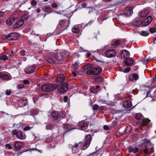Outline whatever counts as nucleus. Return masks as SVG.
I'll list each match as a JSON object with an SVG mask.
<instances>
[{
	"instance_id": "52",
	"label": "nucleus",
	"mask_w": 156,
	"mask_h": 156,
	"mask_svg": "<svg viewBox=\"0 0 156 156\" xmlns=\"http://www.w3.org/2000/svg\"><path fill=\"white\" fill-rule=\"evenodd\" d=\"M104 129L108 130L109 129V127L107 125L104 126L103 127Z\"/></svg>"
},
{
	"instance_id": "14",
	"label": "nucleus",
	"mask_w": 156,
	"mask_h": 156,
	"mask_svg": "<svg viewBox=\"0 0 156 156\" xmlns=\"http://www.w3.org/2000/svg\"><path fill=\"white\" fill-rule=\"evenodd\" d=\"M64 75L62 74H59L57 77L56 82L61 83L64 81Z\"/></svg>"
},
{
	"instance_id": "41",
	"label": "nucleus",
	"mask_w": 156,
	"mask_h": 156,
	"mask_svg": "<svg viewBox=\"0 0 156 156\" xmlns=\"http://www.w3.org/2000/svg\"><path fill=\"white\" fill-rule=\"evenodd\" d=\"M150 31L152 33L155 32L156 31V29L155 28H151L149 29Z\"/></svg>"
},
{
	"instance_id": "28",
	"label": "nucleus",
	"mask_w": 156,
	"mask_h": 156,
	"mask_svg": "<svg viewBox=\"0 0 156 156\" xmlns=\"http://www.w3.org/2000/svg\"><path fill=\"white\" fill-rule=\"evenodd\" d=\"M2 79L3 80H10L9 76L5 73H3Z\"/></svg>"
},
{
	"instance_id": "54",
	"label": "nucleus",
	"mask_w": 156,
	"mask_h": 156,
	"mask_svg": "<svg viewBox=\"0 0 156 156\" xmlns=\"http://www.w3.org/2000/svg\"><path fill=\"white\" fill-rule=\"evenodd\" d=\"M52 6L53 8H56L57 7V5L56 3H53L52 4Z\"/></svg>"
},
{
	"instance_id": "37",
	"label": "nucleus",
	"mask_w": 156,
	"mask_h": 156,
	"mask_svg": "<svg viewBox=\"0 0 156 156\" xmlns=\"http://www.w3.org/2000/svg\"><path fill=\"white\" fill-rule=\"evenodd\" d=\"M53 127V126L52 124H49L47 125L46 127V128L48 130H51V129Z\"/></svg>"
},
{
	"instance_id": "43",
	"label": "nucleus",
	"mask_w": 156,
	"mask_h": 156,
	"mask_svg": "<svg viewBox=\"0 0 156 156\" xmlns=\"http://www.w3.org/2000/svg\"><path fill=\"white\" fill-rule=\"evenodd\" d=\"M31 129V128L29 126H27L24 128L23 130L25 131H27L30 130Z\"/></svg>"
},
{
	"instance_id": "60",
	"label": "nucleus",
	"mask_w": 156,
	"mask_h": 156,
	"mask_svg": "<svg viewBox=\"0 0 156 156\" xmlns=\"http://www.w3.org/2000/svg\"><path fill=\"white\" fill-rule=\"evenodd\" d=\"M72 74L74 76H76V73L74 72H72Z\"/></svg>"
},
{
	"instance_id": "18",
	"label": "nucleus",
	"mask_w": 156,
	"mask_h": 156,
	"mask_svg": "<svg viewBox=\"0 0 156 156\" xmlns=\"http://www.w3.org/2000/svg\"><path fill=\"white\" fill-rule=\"evenodd\" d=\"M139 78L138 75L136 73H134L132 75H130L129 79L130 80L132 81L134 80H137Z\"/></svg>"
},
{
	"instance_id": "53",
	"label": "nucleus",
	"mask_w": 156,
	"mask_h": 156,
	"mask_svg": "<svg viewBox=\"0 0 156 156\" xmlns=\"http://www.w3.org/2000/svg\"><path fill=\"white\" fill-rule=\"evenodd\" d=\"M87 3L84 2L83 3V4L81 5L82 7H81V8H85V7H86V6H87Z\"/></svg>"
},
{
	"instance_id": "39",
	"label": "nucleus",
	"mask_w": 156,
	"mask_h": 156,
	"mask_svg": "<svg viewBox=\"0 0 156 156\" xmlns=\"http://www.w3.org/2000/svg\"><path fill=\"white\" fill-rule=\"evenodd\" d=\"M2 38L4 40L7 39L9 40V35L8 34L7 35H3L2 36Z\"/></svg>"
},
{
	"instance_id": "49",
	"label": "nucleus",
	"mask_w": 156,
	"mask_h": 156,
	"mask_svg": "<svg viewBox=\"0 0 156 156\" xmlns=\"http://www.w3.org/2000/svg\"><path fill=\"white\" fill-rule=\"evenodd\" d=\"M29 83V81L27 80H24L23 81V83L25 84H28Z\"/></svg>"
},
{
	"instance_id": "56",
	"label": "nucleus",
	"mask_w": 156,
	"mask_h": 156,
	"mask_svg": "<svg viewBox=\"0 0 156 156\" xmlns=\"http://www.w3.org/2000/svg\"><path fill=\"white\" fill-rule=\"evenodd\" d=\"M148 150L147 148H145L144 150V152L145 153L147 154L148 153Z\"/></svg>"
},
{
	"instance_id": "16",
	"label": "nucleus",
	"mask_w": 156,
	"mask_h": 156,
	"mask_svg": "<svg viewBox=\"0 0 156 156\" xmlns=\"http://www.w3.org/2000/svg\"><path fill=\"white\" fill-rule=\"evenodd\" d=\"M121 56L122 58H126L129 56V53L126 50H123L121 52Z\"/></svg>"
},
{
	"instance_id": "15",
	"label": "nucleus",
	"mask_w": 156,
	"mask_h": 156,
	"mask_svg": "<svg viewBox=\"0 0 156 156\" xmlns=\"http://www.w3.org/2000/svg\"><path fill=\"white\" fill-rule=\"evenodd\" d=\"M134 62V61L130 58H127L124 60L125 64L128 66H131Z\"/></svg>"
},
{
	"instance_id": "11",
	"label": "nucleus",
	"mask_w": 156,
	"mask_h": 156,
	"mask_svg": "<svg viewBox=\"0 0 156 156\" xmlns=\"http://www.w3.org/2000/svg\"><path fill=\"white\" fill-rule=\"evenodd\" d=\"M9 40L14 41L16 40L18 38V34L16 33H12L8 34Z\"/></svg>"
},
{
	"instance_id": "34",
	"label": "nucleus",
	"mask_w": 156,
	"mask_h": 156,
	"mask_svg": "<svg viewBox=\"0 0 156 156\" xmlns=\"http://www.w3.org/2000/svg\"><path fill=\"white\" fill-rule=\"evenodd\" d=\"M140 35L144 36H148L149 34L148 32L145 31H142L141 32Z\"/></svg>"
},
{
	"instance_id": "3",
	"label": "nucleus",
	"mask_w": 156,
	"mask_h": 156,
	"mask_svg": "<svg viewBox=\"0 0 156 156\" xmlns=\"http://www.w3.org/2000/svg\"><path fill=\"white\" fill-rule=\"evenodd\" d=\"M86 140L85 143L82 146V148L83 150L87 148L89 146L92 139V137L90 135H87L85 137Z\"/></svg>"
},
{
	"instance_id": "48",
	"label": "nucleus",
	"mask_w": 156,
	"mask_h": 156,
	"mask_svg": "<svg viewBox=\"0 0 156 156\" xmlns=\"http://www.w3.org/2000/svg\"><path fill=\"white\" fill-rule=\"evenodd\" d=\"M90 67V65L89 64H87L85 67H84L83 68L84 69V70L85 71L86 70H87Z\"/></svg>"
},
{
	"instance_id": "30",
	"label": "nucleus",
	"mask_w": 156,
	"mask_h": 156,
	"mask_svg": "<svg viewBox=\"0 0 156 156\" xmlns=\"http://www.w3.org/2000/svg\"><path fill=\"white\" fill-rule=\"evenodd\" d=\"M120 41L119 40L116 41L113 44L112 46L113 47H115L120 44Z\"/></svg>"
},
{
	"instance_id": "32",
	"label": "nucleus",
	"mask_w": 156,
	"mask_h": 156,
	"mask_svg": "<svg viewBox=\"0 0 156 156\" xmlns=\"http://www.w3.org/2000/svg\"><path fill=\"white\" fill-rule=\"evenodd\" d=\"M28 18V16L27 14H25L23 15L21 18L22 20H23L24 22L25 20H27Z\"/></svg>"
},
{
	"instance_id": "19",
	"label": "nucleus",
	"mask_w": 156,
	"mask_h": 156,
	"mask_svg": "<svg viewBox=\"0 0 156 156\" xmlns=\"http://www.w3.org/2000/svg\"><path fill=\"white\" fill-rule=\"evenodd\" d=\"M58 117V114L57 112L54 111L51 113L50 116V118L52 119L53 120H56L57 119Z\"/></svg>"
},
{
	"instance_id": "10",
	"label": "nucleus",
	"mask_w": 156,
	"mask_h": 156,
	"mask_svg": "<svg viewBox=\"0 0 156 156\" xmlns=\"http://www.w3.org/2000/svg\"><path fill=\"white\" fill-rule=\"evenodd\" d=\"M105 55L108 58L113 57L115 55V51L113 50H109L106 52Z\"/></svg>"
},
{
	"instance_id": "13",
	"label": "nucleus",
	"mask_w": 156,
	"mask_h": 156,
	"mask_svg": "<svg viewBox=\"0 0 156 156\" xmlns=\"http://www.w3.org/2000/svg\"><path fill=\"white\" fill-rule=\"evenodd\" d=\"M23 146V143L16 141L15 142L14 144V147L15 149L17 151H18Z\"/></svg>"
},
{
	"instance_id": "55",
	"label": "nucleus",
	"mask_w": 156,
	"mask_h": 156,
	"mask_svg": "<svg viewBox=\"0 0 156 156\" xmlns=\"http://www.w3.org/2000/svg\"><path fill=\"white\" fill-rule=\"evenodd\" d=\"M4 12L2 11H0V17L3 16L4 15Z\"/></svg>"
},
{
	"instance_id": "6",
	"label": "nucleus",
	"mask_w": 156,
	"mask_h": 156,
	"mask_svg": "<svg viewBox=\"0 0 156 156\" xmlns=\"http://www.w3.org/2000/svg\"><path fill=\"white\" fill-rule=\"evenodd\" d=\"M133 13V8L132 7H127L125 9L124 14L126 16H129Z\"/></svg>"
},
{
	"instance_id": "31",
	"label": "nucleus",
	"mask_w": 156,
	"mask_h": 156,
	"mask_svg": "<svg viewBox=\"0 0 156 156\" xmlns=\"http://www.w3.org/2000/svg\"><path fill=\"white\" fill-rule=\"evenodd\" d=\"M72 32L75 33H77L79 32L80 30L79 29L76 27H73L72 29Z\"/></svg>"
},
{
	"instance_id": "44",
	"label": "nucleus",
	"mask_w": 156,
	"mask_h": 156,
	"mask_svg": "<svg viewBox=\"0 0 156 156\" xmlns=\"http://www.w3.org/2000/svg\"><path fill=\"white\" fill-rule=\"evenodd\" d=\"M130 70V67H127L124 69V72L125 73H127L129 72Z\"/></svg>"
},
{
	"instance_id": "21",
	"label": "nucleus",
	"mask_w": 156,
	"mask_h": 156,
	"mask_svg": "<svg viewBox=\"0 0 156 156\" xmlns=\"http://www.w3.org/2000/svg\"><path fill=\"white\" fill-rule=\"evenodd\" d=\"M66 21L65 20H61L59 21V25L62 27H65L67 28L69 25H67L66 24Z\"/></svg>"
},
{
	"instance_id": "40",
	"label": "nucleus",
	"mask_w": 156,
	"mask_h": 156,
	"mask_svg": "<svg viewBox=\"0 0 156 156\" xmlns=\"http://www.w3.org/2000/svg\"><path fill=\"white\" fill-rule=\"evenodd\" d=\"M5 147L6 149H11L12 148V147L11 144H6L5 145Z\"/></svg>"
},
{
	"instance_id": "9",
	"label": "nucleus",
	"mask_w": 156,
	"mask_h": 156,
	"mask_svg": "<svg viewBox=\"0 0 156 156\" xmlns=\"http://www.w3.org/2000/svg\"><path fill=\"white\" fill-rule=\"evenodd\" d=\"M35 68L33 66L27 67L24 69V71L27 74L33 73L34 71Z\"/></svg>"
},
{
	"instance_id": "36",
	"label": "nucleus",
	"mask_w": 156,
	"mask_h": 156,
	"mask_svg": "<svg viewBox=\"0 0 156 156\" xmlns=\"http://www.w3.org/2000/svg\"><path fill=\"white\" fill-rule=\"evenodd\" d=\"M142 115L141 114L137 113L135 115V118L137 120L140 119Z\"/></svg>"
},
{
	"instance_id": "64",
	"label": "nucleus",
	"mask_w": 156,
	"mask_h": 156,
	"mask_svg": "<svg viewBox=\"0 0 156 156\" xmlns=\"http://www.w3.org/2000/svg\"><path fill=\"white\" fill-rule=\"evenodd\" d=\"M65 114L63 113H62V118H63L65 116Z\"/></svg>"
},
{
	"instance_id": "26",
	"label": "nucleus",
	"mask_w": 156,
	"mask_h": 156,
	"mask_svg": "<svg viewBox=\"0 0 156 156\" xmlns=\"http://www.w3.org/2000/svg\"><path fill=\"white\" fill-rule=\"evenodd\" d=\"M15 20L14 18H9L7 20L6 23L10 25L14 22Z\"/></svg>"
},
{
	"instance_id": "35",
	"label": "nucleus",
	"mask_w": 156,
	"mask_h": 156,
	"mask_svg": "<svg viewBox=\"0 0 156 156\" xmlns=\"http://www.w3.org/2000/svg\"><path fill=\"white\" fill-rule=\"evenodd\" d=\"M8 59V57L6 55H3L0 56V60H6Z\"/></svg>"
},
{
	"instance_id": "8",
	"label": "nucleus",
	"mask_w": 156,
	"mask_h": 156,
	"mask_svg": "<svg viewBox=\"0 0 156 156\" xmlns=\"http://www.w3.org/2000/svg\"><path fill=\"white\" fill-rule=\"evenodd\" d=\"M12 134L13 135H16L17 137L20 139H22L23 138V134L21 131H17L16 130H14L12 131Z\"/></svg>"
},
{
	"instance_id": "63",
	"label": "nucleus",
	"mask_w": 156,
	"mask_h": 156,
	"mask_svg": "<svg viewBox=\"0 0 156 156\" xmlns=\"http://www.w3.org/2000/svg\"><path fill=\"white\" fill-rule=\"evenodd\" d=\"M93 21H90L87 24V25H90L91 23H92Z\"/></svg>"
},
{
	"instance_id": "58",
	"label": "nucleus",
	"mask_w": 156,
	"mask_h": 156,
	"mask_svg": "<svg viewBox=\"0 0 156 156\" xmlns=\"http://www.w3.org/2000/svg\"><path fill=\"white\" fill-rule=\"evenodd\" d=\"M73 66L76 68L78 67V65L77 63H74L73 64Z\"/></svg>"
},
{
	"instance_id": "1",
	"label": "nucleus",
	"mask_w": 156,
	"mask_h": 156,
	"mask_svg": "<svg viewBox=\"0 0 156 156\" xmlns=\"http://www.w3.org/2000/svg\"><path fill=\"white\" fill-rule=\"evenodd\" d=\"M58 87V85L51 84H46L42 85L41 89L44 91H49L55 89Z\"/></svg>"
},
{
	"instance_id": "50",
	"label": "nucleus",
	"mask_w": 156,
	"mask_h": 156,
	"mask_svg": "<svg viewBox=\"0 0 156 156\" xmlns=\"http://www.w3.org/2000/svg\"><path fill=\"white\" fill-rule=\"evenodd\" d=\"M24 86L23 84H19L18 85V88L19 89H22L24 87Z\"/></svg>"
},
{
	"instance_id": "23",
	"label": "nucleus",
	"mask_w": 156,
	"mask_h": 156,
	"mask_svg": "<svg viewBox=\"0 0 156 156\" xmlns=\"http://www.w3.org/2000/svg\"><path fill=\"white\" fill-rule=\"evenodd\" d=\"M123 106L125 108H129L131 107L132 106V105L130 101H125L123 102Z\"/></svg>"
},
{
	"instance_id": "7",
	"label": "nucleus",
	"mask_w": 156,
	"mask_h": 156,
	"mask_svg": "<svg viewBox=\"0 0 156 156\" xmlns=\"http://www.w3.org/2000/svg\"><path fill=\"white\" fill-rule=\"evenodd\" d=\"M152 20L151 16H148L147 18L142 22V24L143 26H147L150 23Z\"/></svg>"
},
{
	"instance_id": "27",
	"label": "nucleus",
	"mask_w": 156,
	"mask_h": 156,
	"mask_svg": "<svg viewBox=\"0 0 156 156\" xmlns=\"http://www.w3.org/2000/svg\"><path fill=\"white\" fill-rule=\"evenodd\" d=\"M43 9L44 12L48 13H50L51 11V9L47 6L44 7L43 8Z\"/></svg>"
},
{
	"instance_id": "51",
	"label": "nucleus",
	"mask_w": 156,
	"mask_h": 156,
	"mask_svg": "<svg viewBox=\"0 0 156 156\" xmlns=\"http://www.w3.org/2000/svg\"><path fill=\"white\" fill-rule=\"evenodd\" d=\"M68 97L66 96H64V101L65 102H66L68 101Z\"/></svg>"
},
{
	"instance_id": "29",
	"label": "nucleus",
	"mask_w": 156,
	"mask_h": 156,
	"mask_svg": "<svg viewBox=\"0 0 156 156\" xmlns=\"http://www.w3.org/2000/svg\"><path fill=\"white\" fill-rule=\"evenodd\" d=\"M103 80V78L100 76H99L96 78L95 80V81L98 83H99L102 81Z\"/></svg>"
},
{
	"instance_id": "25",
	"label": "nucleus",
	"mask_w": 156,
	"mask_h": 156,
	"mask_svg": "<svg viewBox=\"0 0 156 156\" xmlns=\"http://www.w3.org/2000/svg\"><path fill=\"white\" fill-rule=\"evenodd\" d=\"M150 121V120L148 119H144L142 120L141 126H146L147 124L149 123Z\"/></svg>"
},
{
	"instance_id": "20",
	"label": "nucleus",
	"mask_w": 156,
	"mask_h": 156,
	"mask_svg": "<svg viewBox=\"0 0 156 156\" xmlns=\"http://www.w3.org/2000/svg\"><path fill=\"white\" fill-rule=\"evenodd\" d=\"M24 23L23 20H22L20 19L18 21L16 22V23L14 25L15 27H19L21 26Z\"/></svg>"
},
{
	"instance_id": "2",
	"label": "nucleus",
	"mask_w": 156,
	"mask_h": 156,
	"mask_svg": "<svg viewBox=\"0 0 156 156\" xmlns=\"http://www.w3.org/2000/svg\"><path fill=\"white\" fill-rule=\"evenodd\" d=\"M102 69L100 67L92 68L87 71V74L88 75H97L100 73Z\"/></svg>"
},
{
	"instance_id": "33",
	"label": "nucleus",
	"mask_w": 156,
	"mask_h": 156,
	"mask_svg": "<svg viewBox=\"0 0 156 156\" xmlns=\"http://www.w3.org/2000/svg\"><path fill=\"white\" fill-rule=\"evenodd\" d=\"M20 101L24 106H26L27 104L28 103L26 99H21L20 100Z\"/></svg>"
},
{
	"instance_id": "17",
	"label": "nucleus",
	"mask_w": 156,
	"mask_h": 156,
	"mask_svg": "<svg viewBox=\"0 0 156 156\" xmlns=\"http://www.w3.org/2000/svg\"><path fill=\"white\" fill-rule=\"evenodd\" d=\"M133 24L134 26H138L142 24V22L139 18H137L133 20Z\"/></svg>"
},
{
	"instance_id": "4",
	"label": "nucleus",
	"mask_w": 156,
	"mask_h": 156,
	"mask_svg": "<svg viewBox=\"0 0 156 156\" xmlns=\"http://www.w3.org/2000/svg\"><path fill=\"white\" fill-rule=\"evenodd\" d=\"M68 84L65 83L61 84V86L58 90V91L61 93H64L67 91L68 89Z\"/></svg>"
},
{
	"instance_id": "61",
	"label": "nucleus",
	"mask_w": 156,
	"mask_h": 156,
	"mask_svg": "<svg viewBox=\"0 0 156 156\" xmlns=\"http://www.w3.org/2000/svg\"><path fill=\"white\" fill-rule=\"evenodd\" d=\"M3 73L2 72H0V79L2 78Z\"/></svg>"
},
{
	"instance_id": "22",
	"label": "nucleus",
	"mask_w": 156,
	"mask_h": 156,
	"mask_svg": "<svg viewBox=\"0 0 156 156\" xmlns=\"http://www.w3.org/2000/svg\"><path fill=\"white\" fill-rule=\"evenodd\" d=\"M148 13V11L147 10H144L140 12V16L142 17H144L146 16Z\"/></svg>"
},
{
	"instance_id": "12",
	"label": "nucleus",
	"mask_w": 156,
	"mask_h": 156,
	"mask_svg": "<svg viewBox=\"0 0 156 156\" xmlns=\"http://www.w3.org/2000/svg\"><path fill=\"white\" fill-rule=\"evenodd\" d=\"M127 149L129 152H133L134 153H140L139 148L137 147L133 148L132 147H128Z\"/></svg>"
},
{
	"instance_id": "46",
	"label": "nucleus",
	"mask_w": 156,
	"mask_h": 156,
	"mask_svg": "<svg viewBox=\"0 0 156 156\" xmlns=\"http://www.w3.org/2000/svg\"><path fill=\"white\" fill-rule=\"evenodd\" d=\"M31 4L32 5H36L37 4V2L35 0H32L31 2Z\"/></svg>"
},
{
	"instance_id": "24",
	"label": "nucleus",
	"mask_w": 156,
	"mask_h": 156,
	"mask_svg": "<svg viewBox=\"0 0 156 156\" xmlns=\"http://www.w3.org/2000/svg\"><path fill=\"white\" fill-rule=\"evenodd\" d=\"M55 58L58 60H61L62 58L61 54L60 53H56L55 55Z\"/></svg>"
},
{
	"instance_id": "5",
	"label": "nucleus",
	"mask_w": 156,
	"mask_h": 156,
	"mask_svg": "<svg viewBox=\"0 0 156 156\" xmlns=\"http://www.w3.org/2000/svg\"><path fill=\"white\" fill-rule=\"evenodd\" d=\"M81 146V143L80 142L79 144H76L75 145L69 144V147H72V151L73 153H76L77 151V149Z\"/></svg>"
},
{
	"instance_id": "47",
	"label": "nucleus",
	"mask_w": 156,
	"mask_h": 156,
	"mask_svg": "<svg viewBox=\"0 0 156 156\" xmlns=\"http://www.w3.org/2000/svg\"><path fill=\"white\" fill-rule=\"evenodd\" d=\"M99 107V106L97 105H95L93 107V108L94 110H97Z\"/></svg>"
},
{
	"instance_id": "38",
	"label": "nucleus",
	"mask_w": 156,
	"mask_h": 156,
	"mask_svg": "<svg viewBox=\"0 0 156 156\" xmlns=\"http://www.w3.org/2000/svg\"><path fill=\"white\" fill-rule=\"evenodd\" d=\"M91 91L93 93H96L98 92V90L95 87H92L91 88Z\"/></svg>"
},
{
	"instance_id": "57",
	"label": "nucleus",
	"mask_w": 156,
	"mask_h": 156,
	"mask_svg": "<svg viewBox=\"0 0 156 156\" xmlns=\"http://www.w3.org/2000/svg\"><path fill=\"white\" fill-rule=\"evenodd\" d=\"M68 126L69 125L68 124H66L64 126V128L66 129H67Z\"/></svg>"
},
{
	"instance_id": "59",
	"label": "nucleus",
	"mask_w": 156,
	"mask_h": 156,
	"mask_svg": "<svg viewBox=\"0 0 156 156\" xmlns=\"http://www.w3.org/2000/svg\"><path fill=\"white\" fill-rule=\"evenodd\" d=\"M90 53L89 52L87 53L86 54V57H89L90 56Z\"/></svg>"
},
{
	"instance_id": "45",
	"label": "nucleus",
	"mask_w": 156,
	"mask_h": 156,
	"mask_svg": "<svg viewBox=\"0 0 156 156\" xmlns=\"http://www.w3.org/2000/svg\"><path fill=\"white\" fill-rule=\"evenodd\" d=\"M11 93V91L10 90H6L5 94L7 95H9Z\"/></svg>"
},
{
	"instance_id": "62",
	"label": "nucleus",
	"mask_w": 156,
	"mask_h": 156,
	"mask_svg": "<svg viewBox=\"0 0 156 156\" xmlns=\"http://www.w3.org/2000/svg\"><path fill=\"white\" fill-rule=\"evenodd\" d=\"M150 152L151 153H152L154 152L153 148V147L151 148Z\"/></svg>"
},
{
	"instance_id": "42",
	"label": "nucleus",
	"mask_w": 156,
	"mask_h": 156,
	"mask_svg": "<svg viewBox=\"0 0 156 156\" xmlns=\"http://www.w3.org/2000/svg\"><path fill=\"white\" fill-rule=\"evenodd\" d=\"M87 123L86 122H84L83 123L82 125L81 126V128L83 129L87 126Z\"/></svg>"
}]
</instances>
